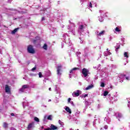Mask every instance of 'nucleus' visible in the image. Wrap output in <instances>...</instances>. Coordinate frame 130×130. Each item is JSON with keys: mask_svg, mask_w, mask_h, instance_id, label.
I'll list each match as a JSON object with an SVG mask.
<instances>
[{"mask_svg": "<svg viewBox=\"0 0 130 130\" xmlns=\"http://www.w3.org/2000/svg\"><path fill=\"white\" fill-rule=\"evenodd\" d=\"M34 124H35L34 122H32L28 124V127H27L28 130L32 129V128H33L34 127Z\"/></svg>", "mask_w": 130, "mask_h": 130, "instance_id": "obj_13", "label": "nucleus"}, {"mask_svg": "<svg viewBox=\"0 0 130 130\" xmlns=\"http://www.w3.org/2000/svg\"><path fill=\"white\" fill-rule=\"evenodd\" d=\"M79 85H80V86H82V83L79 82Z\"/></svg>", "mask_w": 130, "mask_h": 130, "instance_id": "obj_62", "label": "nucleus"}, {"mask_svg": "<svg viewBox=\"0 0 130 130\" xmlns=\"http://www.w3.org/2000/svg\"><path fill=\"white\" fill-rule=\"evenodd\" d=\"M82 74L83 75L84 78H87V76L89 74V70H87V69L85 68L83 69Z\"/></svg>", "mask_w": 130, "mask_h": 130, "instance_id": "obj_8", "label": "nucleus"}, {"mask_svg": "<svg viewBox=\"0 0 130 130\" xmlns=\"http://www.w3.org/2000/svg\"><path fill=\"white\" fill-rule=\"evenodd\" d=\"M78 25H79L78 27V33L80 34V36H82V34L84 33V29H85V27L87 25H86V24H81V23H79Z\"/></svg>", "mask_w": 130, "mask_h": 130, "instance_id": "obj_3", "label": "nucleus"}, {"mask_svg": "<svg viewBox=\"0 0 130 130\" xmlns=\"http://www.w3.org/2000/svg\"><path fill=\"white\" fill-rule=\"evenodd\" d=\"M28 90H29V85H24L21 88L19 89V93H27Z\"/></svg>", "mask_w": 130, "mask_h": 130, "instance_id": "obj_4", "label": "nucleus"}, {"mask_svg": "<svg viewBox=\"0 0 130 130\" xmlns=\"http://www.w3.org/2000/svg\"><path fill=\"white\" fill-rule=\"evenodd\" d=\"M111 54V53L108 51V49H107V51L104 52V55L105 56H108V55H110Z\"/></svg>", "mask_w": 130, "mask_h": 130, "instance_id": "obj_20", "label": "nucleus"}, {"mask_svg": "<svg viewBox=\"0 0 130 130\" xmlns=\"http://www.w3.org/2000/svg\"><path fill=\"white\" fill-rule=\"evenodd\" d=\"M87 7H88V8H92V3L91 2H90L88 4Z\"/></svg>", "mask_w": 130, "mask_h": 130, "instance_id": "obj_40", "label": "nucleus"}, {"mask_svg": "<svg viewBox=\"0 0 130 130\" xmlns=\"http://www.w3.org/2000/svg\"><path fill=\"white\" fill-rule=\"evenodd\" d=\"M71 32H72V34H73V35H76V31H75V29H72Z\"/></svg>", "mask_w": 130, "mask_h": 130, "instance_id": "obj_39", "label": "nucleus"}, {"mask_svg": "<svg viewBox=\"0 0 130 130\" xmlns=\"http://www.w3.org/2000/svg\"><path fill=\"white\" fill-rule=\"evenodd\" d=\"M36 70V66L34 67L32 69H31V71L32 72H34V71H35Z\"/></svg>", "mask_w": 130, "mask_h": 130, "instance_id": "obj_44", "label": "nucleus"}, {"mask_svg": "<svg viewBox=\"0 0 130 130\" xmlns=\"http://www.w3.org/2000/svg\"><path fill=\"white\" fill-rule=\"evenodd\" d=\"M92 88H94V85L91 84L90 85H88L85 90H91V89H92Z\"/></svg>", "mask_w": 130, "mask_h": 130, "instance_id": "obj_22", "label": "nucleus"}, {"mask_svg": "<svg viewBox=\"0 0 130 130\" xmlns=\"http://www.w3.org/2000/svg\"><path fill=\"white\" fill-rule=\"evenodd\" d=\"M46 128H44V127L42 126V130L46 129Z\"/></svg>", "mask_w": 130, "mask_h": 130, "instance_id": "obj_56", "label": "nucleus"}, {"mask_svg": "<svg viewBox=\"0 0 130 130\" xmlns=\"http://www.w3.org/2000/svg\"><path fill=\"white\" fill-rule=\"evenodd\" d=\"M115 31H116V32H120V29H119V28L117 27L115 29Z\"/></svg>", "mask_w": 130, "mask_h": 130, "instance_id": "obj_38", "label": "nucleus"}, {"mask_svg": "<svg viewBox=\"0 0 130 130\" xmlns=\"http://www.w3.org/2000/svg\"><path fill=\"white\" fill-rule=\"evenodd\" d=\"M80 54H81V53L80 52H76V55L78 57H80Z\"/></svg>", "mask_w": 130, "mask_h": 130, "instance_id": "obj_41", "label": "nucleus"}, {"mask_svg": "<svg viewBox=\"0 0 130 130\" xmlns=\"http://www.w3.org/2000/svg\"><path fill=\"white\" fill-rule=\"evenodd\" d=\"M49 91H51V88L50 87V88H49Z\"/></svg>", "mask_w": 130, "mask_h": 130, "instance_id": "obj_63", "label": "nucleus"}, {"mask_svg": "<svg viewBox=\"0 0 130 130\" xmlns=\"http://www.w3.org/2000/svg\"><path fill=\"white\" fill-rule=\"evenodd\" d=\"M61 65H58L57 67V75L60 78L61 77Z\"/></svg>", "mask_w": 130, "mask_h": 130, "instance_id": "obj_7", "label": "nucleus"}, {"mask_svg": "<svg viewBox=\"0 0 130 130\" xmlns=\"http://www.w3.org/2000/svg\"><path fill=\"white\" fill-rule=\"evenodd\" d=\"M57 129V127L53 124H51L50 127H48L47 129H44V130H54Z\"/></svg>", "mask_w": 130, "mask_h": 130, "instance_id": "obj_12", "label": "nucleus"}, {"mask_svg": "<svg viewBox=\"0 0 130 130\" xmlns=\"http://www.w3.org/2000/svg\"><path fill=\"white\" fill-rule=\"evenodd\" d=\"M48 120H52V115H50L47 117Z\"/></svg>", "mask_w": 130, "mask_h": 130, "instance_id": "obj_28", "label": "nucleus"}, {"mask_svg": "<svg viewBox=\"0 0 130 130\" xmlns=\"http://www.w3.org/2000/svg\"><path fill=\"white\" fill-rule=\"evenodd\" d=\"M88 125V123H86L85 127H86Z\"/></svg>", "mask_w": 130, "mask_h": 130, "instance_id": "obj_60", "label": "nucleus"}, {"mask_svg": "<svg viewBox=\"0 0 130 130\" xmlns=\"http://www.w3.org/2000/svg\"><path fill=\"white\" fill-rule=\"evenodd\" d=\"M72 26L73 27V28H75V27H76V25H75V23H72Z\"/></svg>", "mask_w": 130, "mask_h": 130, "instance_id": "obj_48", "label": "nucleus"}, {"mask_svg": "<svg viewBox=\"0 0 130 130\" xmlns=\"http://www.w3.org/2000/svg\"><path fill=\"white\" fill-rule=\"evenodd\" d=\"M99 20L100 21V22H103V21H104V19L103 17H99Z\"/></svg>", "mask_w": 130, "mask_h": 130, "instance_id": "obj_31", "label": "nucleus"}, {"mask_svg": "<svg viewBox=\"0 0 130 130\" xmlns=\"http://www.w3.org/2000/svg\"><path fill=\"white\" fill-rule=\"evenodd\" d=\"M39 78H42V74L41 72H39Z\"/></svg>", "mask_w": 130, "mask_h": 130, "instance_id": "obj_43", "label": "nucleus"}, {"mask_svg": "<svg viewBox=\"0 0 130 130\" xmlns=\"http://www.w3.org/2000/svg\"><path fill=\"white\" fill-rule=\"evenodd\" d=\"M0 54H3V52H2V50L1 49H0Z\"/></svg>", "mask_w": 130, "mask_h": 130, "instance_id": "obj_58", "label": "nucleus"}, {"mask_svg": "<svg viewBox=\"0 0 130 130\" xmlns=\"http://www.w3.org/2000/svg\"><path fill=\"white\" fill-rule=\"evenodd\" d=\"M70 104H71V105H72V106H75V104H74V102L71 101L70 102Z\"/></svg>", "mask_w": 130, "mask_h": 130, "instance_id": "obj_45", "label": "nucleus"}, {"mask_svg": "<svg viewBox=\"0 0 130 130\" xmlns=\"http://www.w3.org/2000/svg\"><path fill=\"white\" fill-rule=\"evenodd\" d=\"M58 123H59V124H60V125H61L62 126L63 125H64V124L63 123V122H62L60 120H58Z\"/></svg>", "mask_w": 130, "mask_h": 130, "instance_id": "obj_32", "label": "nucleus"}, {"mask_svg": "<svg viewBox=\"0 0 130 130\" xmlns=\"http://www.w3.org/2000/svg\"><path fill=\"white\" fill-rule=\"evenodd\" d=\"M2 37H3V36H2V34L0 33V40H2Z\"/></svg>", "mask_w": 130, "mask_h": 130, "instance_id": "obj_49", "label": "nucleus"}, {"mask_svg": "<svg viewBox=\"0 0 130 130\" xmlns=\"http://www.w3.org/2000/svg\"><path fill=\"white\" fill-rule=\"evenodd\" d=\"M55 91L56 92V98H61V95H60V91H59V90H57V87L55 88Z\"/></svg>", "mask_w": 130, "mask_h": 130, "instance_id": "obj_11", "label": "nucleus"}, {"mask_svg": "<svg viewBox=\"0 0 130 130\" xmlns=\"http://www.w3.org/2000/svg\"><path fill=\"white\" fill-rule=\"evenodd\" d=\"M71 100H72V99H71V98H69L68 99V102H69V103H70L72 101H71Z\"/></svg>", "mask_w": 130, "mask_h": 130, "instance_id": "obj_46", "label": "nucleus"}, {"mask_svg": "<svg viewBox=\"0 0 130 130\" xmlns=\"http://www.w3.org/2000/svg\"><path fill=\"white\" fill-rule=\"evenodd\" d=\"M104 128H105V129H107V128H108V126H107V125H105Z\"/></svg>", "mask_w": 130, "mask_h": 130, "instance_id": "obj_47", "label": "nucleus"}, {"mask_svg": "<svg viewBox=\"0 0 130 130\" xmlns=\"http://www.w3.org/2000/svg\"><path fill=\"white\" fill-rule=\"evenodd\" d=\"M59 98H55V103H58V102H59V101L58 100Z\"/></svg>", "mask_w": 130, "mask_h": 130, "instance_id": "obj_37", "label": "nucleus"}, {"mask_svg": "<svg viewBox=\"0 0 130 130\" xmlns=\"http://www.w3.org/2000/svg\"><path fill=\"white\" fill-rule=\"evenodd\" d=\"M11 130H16V128L14 127H11Z\"/></svg>", "mask_w": 130, "mask_h": 130, "instance_id": "obj_55", "label": "nucleus"}, {"mask_svg": "<svg viewBox=\"0 0 130 130\" xmlns=\"http://www.w3.org/2000/svg\"><path fill=\"white\" fill-rule=\"evenodd\" d=\"M62 39L64 40V42L61 43V48H63L64 43L71 46L72 44L71 43V40H70V38H69V35H68L67 34H65L63 35Z\"/></svg>", "mask_w": 130, "mask_h": 130, "instance_id": "obj_1", "label": "nucleus"}, {"mask_svg": "<svg viewBox=\"0 0 130 130\" xmlns=\"http://www.w3.org/2000/svg\"><path fill=\"white\" fill-rule=\"evenodd\" d=\"M124 56L126 58V59H127V58H128V53L125 52L124 53Z\"/></svg>", "mask_w": 130, "mask_h": 130, "instance_id": "obj_25", "label": "nucleus"}, {"mask_svg": "<svg viewBox=\"0 0 130 130\" xmlns=\"http://www.w3.org/2000/svg\"><path fill=\"white\" fill-rule=\"evenodd\" d=\"M125 79H126V80H129V77H125Z\"/></svg>", "mask_w": 130, "mask_h": 130, "instance_id": "obj_51", "label": "nucleus"}, {"mask_svg": "<svg viewBox=\"0 0 130 130\" xmlns=\"http://www.w3.org/2000/svg\"><path fill=\"white\" fill-rule=\"evenodd\" d=\"M30 76H31V77H33V76H36V75L34 74H30Z\"/></svg>", "mask_w": 130, "mask_h": 130, "instance_id": "obj_50", "label": "nucleus"}, {"mask_svg": "<svg viewBox=\"0 0 130 130\" xmlns=\"http://www.w3.org/2000/svg\"><path fill=\"white\" fill-rule=\"evenodd\" d=\"M47 116L45 115V116H44V119H43L44 122H45V121H46V119H47Z\"/></svg>", "mask_w": 130, "mask_h": 130, "instance_id": "obj_42", "label": "nucleus"}, {"mask_svg": "<svg viewBox=\"0 0 130 130\" xmlns=\"http://www.w3.org/2000/svg\"><path fill=\"white\" fill-rule=\"evenodd\" d=\"M66 108H64L65 110L67 111V112H68V113H69V114H72V110H71V109H70V107H65Z\"/></svg>", "mask_w": 130, "mask_h": 130, "instance_id": "obj_18", "label": "nucleus"}, {"mask_svg": "<svg viewBox=\"0 0 130 130\" xmlns=\"http://www.w3.org/2000/svg\"><path fill=\"white\" fill-rule=\"evenodd\" d=\"M118 95L116 94V95H113V96H111L110 94H109L107 96V98L109 99V101H110L111 103H113V102H116V101H117V98L116 97H117Z\"/></svg>", "mask_w": 130, "mask_h": 130, "instance_id": "obj_2", "label": "nucleus"}, {"mask_svg": "<svg viewBox=\"0 0 130 130\" xmlns=\"http://www.w3.org/2000/svg\"><path fill=\"white\" fill-rule=\"evenodd\" d=\"M100 87H102V88H104V87H105V83L103 82H101Z\"/></svg>", "mask_w": 130, "mask_h": 130, "instance_id": "obj_26", "label": "nucleus"}, {"mask_svg": "<svg viewBox=\"0 0 130 130\" xmlns=\"http://www.w3.org/2000/svg\"><path fill=\"white\" fill-rule=\"evenodd\" d=\"M79 68H74L72 70H71L70 72V74H69V78L71 79L72 78V75H73V74H75L76 73V71L77 70H78Z\"/></svg>", "mask_w": 130, "mask_h": 130, "instance_id": "obj_10", "label": "nucleus"}, {"mask_svg": "<svg viewBox=\"0 0 130 130\" xmlns=\"http://www.w3.org/2000/svg\"><path fill=\"white\" fill-rule=\"evenodd\" d=\"M83 96L84 98H86V97H87V96H88V94H84Z\"/></svg>", "mask_w": 130, "mask_h": 130, "instance_id": "obj_52", "label": "nucleus"}, {"mask_svg": "<svg viewBox=\"0 0 130 130\" xmlns=\"http://www.w3.org/2000/svg\"><path fill=\"white\" fill-rule=\"evenodd\" d=\"M104 120L105 121H106L107 123H109L111 121L110 118H109L108 116L106 117L104 119Z\"/></svg>", "mask_w": 130, "mask_h": 130, "instance_id": "obj_21", "label": "nucleus"}, {"mask_svg": "<svg viewBox=\"0 0 130 130\" xmlns=\"http://www.w3.org/2000/svg\"><path fill=\"white\" fill-rule=\"evenodd\" d=\"M115 115L116 118H117L119 121V118H121V117H122V115L121 114V113L119 112L116 113L115 114Z\"/></svg>", "mask_w": 130, "mask_h": 130, "instance_id": "obj_15", "label": "nucleus"}, {"mask_svg": "<svg viewBox=\"0 0 130 130\" xmlns=\"http://www.w3.org/2000/svg\"><path fill=\"white\" fill-rule=\"evenodd\" d=\"M43 48H44L45 50H46L47 49V45L46 44H45L43 46Z\"/></svg>", "mask_w": 130, "mask_h": 130, "instance_id": "obj_34", "label": "nucleus"}, {"mask_svg": "<svg viewBox=\"0 0 130 130\" xmlns=\"http://www.w3.org/2000/svg\"><path fill=\"white\" fill-rule=\"evenodd\" d=\"M94 121L93 122V126H95L96 125V124L100 123V116H98L96 117V116H95L94 117Z\"/></svg>", "mask_w": 130, "mask_h": 130, "instance_id": "obj_6", "label": "nucleus"}, {"mask_svg": "<svg viewBox=\"0 0 130 130\" xmlns=\"http://www.w3.org/2000/svg\"><path fill=\"white\" fill-rule=\"evenodd\" d=\"M108 91H105L104 92V96H108Z\"/></svg>", "mask_w": 130, "mask_h": 130, "instance_id": "obj_35", "label": "nucleus"}, {"mask_svg": "<svg viewBox=\"0 0 130 130\" xmlns=\"http://www.w3.org/2000/svg\"><path fill=\"white\" fill-rule=\"evenodd\" d=\"M5 92L6 93H10L11 92V88L8 85L5 86Z\"/></svg>", "mask_w": 130, "mask_h": 130, "instance_id": "obj_16", "label": "nucleus"}, {"mask_svg": "<svg viewBox=\"0 0 130 130\" xmlns=\"http://www.w3.org/2000/svg\"><path fill=\"white\" fill-rule=\"evenodd\" d=\"M3 127L4 128H8V127H9V124H8V123L4 122L3 123Z\"/></svg>", "mask_w": 130, "mask_h": 130, "instance_id": "obj_23", "label": "nucleus"}, {"mask_svg": "<svg viewBox=\"0 0 130 130\" xmlns=\"http://www.w3.org/2000/svg\"><path fill=\"white\" fill-rule=\"evenodd\" d=\"M112 89H113V86L112 85L110 84V87H108V91H111Z\"/></svg>", "mask_w": 130, "mask_h": 130, "instance_id": "obj_29", "label": "nucleus"}, {"mask_svg": "<svg viewBox=\"0 0 130 130\" xmlns=\"http://www.w3.org/2000/svg\"><path fill=\"white\" fill-rule=\"evenodd\" d=\"M11 116H15V114H14V113H11Z\"/></svg>", "mask_w": 130, "mask_h": 130, "instance_id": "obj_54", "label": "nucleus"}, {"mask_svg": "<svg viewBox=\"0 0 130 130\" xmlns=\"http://www.w3.org/2000/svg\"><path fill=\"white\" fill-rule=\"evenodd\" d=\"M79 114H80V111H77L75 113V116H76V117H79Z\"/></svg>", "mask_w": 130, "mask_h": 130, "instance_id": "obj_30", "label": "nucleus"}, {"mask_svg": "<svg viewBox=\"0 0 130 130\" xmlns=\"http://www.w3.org/2000/svg\"><path fill=\"white\" fill-rule=\"evenodd\" d=\"M68 29H71V26L69 25L68 27Z\"/></svg>", "mask_w": 130, "mask_h": 130, "instance_id": "obj_59", "label": "nucleus"}, {"mask_svg": "<svg viewBox=\"0 0 130 130\" xmlns=\"http://www.w3.org/2000/svg\"><path fill=\"white\" fill-rule=\"evenodd\" d=\"M88 51H89V48L88 47H86L84 49V52L85 53H88Z\"/></svg>", "mask_w": 130, "mask_h": 130, "instance_id": "obj_33", "label": "nucleus"}, {"mask_svg": "<svg viewBox=\"0 0 130 130\" xmlns=\"http://www.w3.org/2000/svg\"><path fill=\"white\" fill-rule=\"evenodd\" d=\"M23 107L25 108V103H23Z\"/></svg>", "mask_w": 130, "mask_h": 130, "instance_id": "obj_57", "label": "nucleus"}, {"mask_svg": "<svg viewBox=\"0 0 130 130\" xmlns=\"http://www.w3.org/2000/svg\"><path fill=\"white\" fill-rule=\"evenodd\" d=\"M34 120L35 121H37V122H39V118H38V117H35V118H34Z\"/></svg>", "mask_w": 130, "mask_h": 130, "instance_id": "obj_36", "label": "nucleus"}, {"mask_svg": "<svg viewBox=\"0 0 130 130\" xmlns=\"http://www.w3.org/2000/svg\"><path fill=\"white\" fill-rule=\"evenodd\" d=\"M81 91L80 90H77L73 92L72 96L73 97H78L80 96V94H81Z\"/></svg>", "mask_w": 130, "mask_h": 130, "instance_id": "obj_9", "label": "nucleus"}, {"mask_svg": "<svg viewBox=\"0 0 130 130\" xmlns=\"http://www.w3.org/2000/svg\"><path fill=\"white\" fill-rule=\"evenodd\" d=\"M96 34L97 36H103L104 34H105V30H103L101 32H99L98 31H96Z\"/></svg>", "mask_w": 130, "mask_h": 130, "instance_id": "obj_14", "label": "nucleus"}, {"mask_svg": "<svg viewBox=\"0 0 130 130\" xmlns=\"http://www.w3.org/2000/svg\"><path fill=\"white\" fill-rule=\"evenodd\" d=\"M80 2H81V3H82V2H85V0H80Z\"/></svg>", "mask_w": 130, "mask_h": 130, "instance_id": "obj_61", "label": "nucleus"}, {"mask_svg": "<svg viewBox=\"0 0 130 130\" xmlns=\"http://www.w3.org/2000/svg\"><path fill=\"white\" fill-rule=\"evenodd\" d=\"M27 52L31 54L35 53V50L33 48V46L29 45L27 46Z\"/></svg>", "mask_w": 130, "mask_h": 130, "instance_id": "obj_5", "label": "nucleus"}, {"mask_svg": "<svg viewBox=\"0 0 130 130\" xmlns=\"http://www.w3.org/2000/svg\"><path fill=\"white\" fill-rule=\"evenodd\" d=\"M120 48V45L117 44V45L115 46V51L116 52H117V50L119 49V48Z\"/></svg>", "mask_w": 130, "mask_h": 130, "instance_id": "obj_24", "label": "nucleus"}, {"mask_svg": "<svg viewBox=\"0 0 130 130\" xmlns=\"http://www.w3.org/2000/svg\"><path fill=\"white\" fill-rule=\"evenodd\" d=\"M45 20V18L44 17L42 18V21H44Z\"/></svg>", "mask_w": 130, "mask_h": 130, "instance_id": "obj_53", "label": "nucleus"}, {"mask_svg": "<svg viewBox=\"0 0 130 130\" xmlns=\"http://www.w3.org/2000/svg\"><path fill=\"white\" fill-rule=\"evenodd\" d=\"M99 13H100L101 14V17L102 18H104V17H106V14L105 12H104V11L101 10L99 11Z\"/></svg>", "mask_w": 130, "mask_h": 130, "instance_id": "obj_19", "label": "nucleus"}, {"mask_svg": "<svg viewBox=\"0 0 130 130\" xmlns=\"http://www.w3.org/2000/svg\"><path fill=\"white\" fill-rule=\"evenodd\" d=\"M18 30H19V28H15L14 30H13L11 34H15L17 31H18Z\"/></svg>", "mask_w": 130, "mask_h": 130, "instance_id": "obj_27", "label": "nucleus"}, {"mask_svg": "<svg viewBox=\"0 0 130 130\" xmlns=\"http://www.w3.org/2000/svg\"><path fill=\"white\" fill-rule=\"evenodd\" d=\"M70 130H74V129H73V128H71L70 129Z\"/></svg>", "mask_w": 130, "mask_h": 130, "instance_id": "obj_64", "label": "nucleus"}, {"mask_svg": "<svg viewBox=\"0 0 130 130\" xmlns=\"http://www.w3.org/2000/svg\"><path fill=\"white\" fill-rule=\"evenodd\" d=\"M119 78H120V79L121 80L120 82H121V83H122V82H123V80H124V79H125V75L121 74L119 76Z\"/></svg>", "mask_w": 130, "mask_h": 130, "instance_id": "obj_17", "label": "nucleus"}]
</instances>
